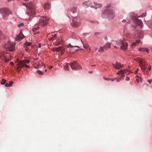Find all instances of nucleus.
<instances>
[{"label": "nucleus", "mask_w": 152, "mask_h": 152, "mask_svg": "<svg viewBox=\"0 0 152 152\" xmlns=\"http://www.w3.org/2000/svg\"><path fill=\"white\" fill-rule=\"evenodd\" d=\"M115 16V10L110 4H107L104 7L102 14V18L111 20L114 18Z\"/></svg>", "instance_id": "nucleus-1"}, {"label": "nucleus", "mask_w": 152, "mask_h": 152, "mask_svg": "<svg viewBox=\"0 0 152 152\" xmlns=\"http://www.w3.org/2000/svg\"><path fill=\"white\" fill-rule=\"evenodd\" d=\"M70 24L72 27H77L80 24V19L79 16L72 17V20L70 19Z\"/></svg>", "instance_id": "nucleus-2"}, {"label": "nucleus", "mask_w": 152, "mask_h": 152, "mask_svg": "<svg viewBox=\"0 0 152 152\" xmlns=\"http://www.w3.org/2000/svg\"><path fill=\"white\" fill-rule=\"evenodd\" d=\"M12 12L7 7L0 8V13L2 15L4 19H5L8 15L12 14Z\"/></svg>", "instance_id": "nucleus-3"}, {"label": "nucleus", "mask_w": 152, "mask_h": 152, "mask_svg": "<svg viewBox=\"0 0 152 152\" xmlns=\"http://www.w3.org/2000/svg\"><path fill=\"white\" fill-rule=\"evenodd\" d=\"M15 44L13 42H11L10 41H8L7 44L4 46V47L7 50L10 51H13L15 50Z\"/></svg>", "instance_id": "nucleus-4"}, {"label": "nucleus", "mask_w": 152, "mask_h": 152, "mask_svg": "<svg viewBox=\"0 0 152 152\" xmlns=\"http://www.w3.org/2000/svg\"><path fill=\"white\" fill-rule=\"evenodd\" d=\"M116 43L118 45H120L122 49L126 50L127 48L128 43L125 42V40H118L116 41Z\"/></svg>", "instance_id": "nucleus-5"}, {"label": "nucleus", "mask_w": 152, "mask_h": 152, "mask_svg": "<svg viewBox=\"0 0 152 152\" xmlns=\"http://www.w3.org/2000/svg\"><path fill=\"white\" fill-rule=\"evenodd\" d=\"M48 19L46 18V16H42L39 19V22L37 23V25L42 26H44L48 23Z\"/></svg>", "instance_id": "nucleus-6"}, {"label": "nucleus", "mask_w": 152, "mask_h": 152, "mask_svg": "<svg viewBox=\"0 0 152 152\" xmlns=\"http://www.w3.org/2000/svg\"><path fill=\"white\" fill-rule=\"evenodd\" d=\"M138 61L139 63L141 69L142 71L145 72L147 68L145 61L142 59H139Z\"/></svg>", "instance_id": "nucleus-7"}, {"label": "nucleus", "mask_w": 152, "mask_h": 152, "mask_svg": "<svg viewBox=\"0 0 152 152\" xmlns=\"http://www.w3.org/2000/svg\"><path fill=\"white\" fill-rule=\"evenodd\" d=\"M69 64L71 66V69H81V67L80 66L76 61L70 62L69 63Z\"/></svg>", "instance_id": "nucleus-8"}, {"label": "nucleus", "mask_w": 152, "mask_h": 152, "mask_svg": "<svg viewBox=\"0 0 152 152\" xmlns=\"http://www.w3.org/2000/svg\"><path fill=\"white\" fill-rule=\"evenodd\" d=\"M67 47L69 48L70 50L72 51H77L80 48L77 45H72L70 43H69L67 45Z\"/></svg>", "instance_id": "nucleus-9"}, {"label": "nucleus", "mask_w": 152, "mask_h": 152, "mask_svg": "<svg viewBox=\"0 0 152 152\" xmlns=\"http://www.w3.org/2000/svg\"><path fill=\"white\" fill-rule=\"evenodd\" d=\"M17 65L18 66V69L19 68H22L23 67H26L28 68H29L30 67L29 66L25 64L23 61H19L18 63L17 64Z\"/></svg>", "instance_id": "nucleus-10"}, {"label": "nucleus", "mask_w": 152, "mask_h": 152, "mask_svg": "<svg viewBox=\"0 0 152 152\" xmlns=\"http://www.w3.org/2000/svg\"><path fill=\"white\" fill-rule=\"evenodd\" d=\"M52 50L54 51L58 52L61 51L62 52L65 51V48L62 46H60L57 48L54 47L53 48Z\"/></svg>", "instance_id": "nucleus-11"}, {"label": "nucleus", "mask_w": 152, "mask_h": 152, "mask_svg": "<svg viewBox=\"0 0 152 152\" xmlns=\"http://www.w3.org/2000/svg\"><path fill=\"white\" fill-rule=\"evenodd\" d=\"M93 4L92 6H91V8H93L96 9L98 8H100L102 7V5L100 3H98L94 2H93Z\"/></svg>", "instance_id": "nucleus-12"}, {"label": "nucleus", "mask_w": 152, "mask_h": 152, "mask_svg": "<svg viewBox=\"0 0 152 152\" xmlns=\"http://www.w3.org/2000/svg\"><path fill=\"white\" fill-rule=\"evenodd\" d=\"M93 2L90 1H87L83 3V4L84 5L86 6L87 7H91V6H92Z\"/></svg>", "instance_id": "nucleus-13"}, {"label": "nucleus", "mask_w": 152, "mask_h": 152, "mask_svg": "<svg viewBox=\"0 0 152 152\" xmlns=\"http://www.w3.org/2000/svg\"><path fill=\"white\" fill-rule=\"evenodd\" d=\"M112 65L113 68L115 69H120V63L116 62V63L115 64H112Z\"/></svg>", "instance_id": "nucleus-14"}, {"label": "nucleus", "mask_w": 152, "mask_h": 152, "mask_svg": "<svg viewBox=\"0 0 152 152\" xmlns=\"http://www.w3.org/2000/svg\"><path fill=\"white\" fill-rule=\"evenodd\" d=\"M43 6L45 10H48L50 8V4L49 2H47L44 4Z\"/></svg>", "instance_id": "nucleus-15"}, {"label": "nucleus", "mask_w": 152, "mask_h": 152, "mask_svg": "<svg viewBox=\"0 0 152 152\" xmlns=\"http://www.w3.org/2000/svg\"><path fill=\"white\" fill-rule=\"evenodd\" d=\"M24 38V35L23 34H19L16 37V40L19 41L20 40Z\"/></svg>", "instance_id": "nucleus-16"}, {"label": "nucleus", "mask_w": 152, "mask_h": 152, "mask_svg": "<svg viewBox=\"0 0 152 152\" xmlns=\"http://www.w3.org/2000/svg\"><path fill=\"white\" fill-rule=\"evenodd\" d=\"M141 42V40H140L138 39L135 42H134L132 44V47H134L136 45H137V44L140 43Z\"/></svg>", "instance_id": "nucleus-17"}, {"label": "nucleus", "mask_w": 152, "mask_h": 152, "mask_svg": "<svg viewBox=\"0 0 152 152\" xmlns=\"http://www.w3.org/2000/svg\"><path fill=\"white\" fill-rule=\"evenodd\" d=\"M146 15L145 12L142 13L140 16L136 15L135 17L136 18H143L145 17Z\"/></svg>", "instance_id": "nucleus-18"}, {"label": "nucleus", "mask_w": 152, "mask_h": 152, "mask_svg": "<svg viewBox=\"0 0 152 152\" xmlns=\"http://www.w3.org/2000/svg\"><path fill=\"white\" fill-rule=\"evenodd\" d=\"M137 24L140 26L142 27L143 26V23L141 20L137 19Z\"/></svg>", "instance_id": "nucleus-19"}, {"label": "nucleus", "mask_w": 152, "mask_h": 152, "mask_svg": "<svg viewBox=\"0 0 152 152\" xmlns=\"http://www.w3.org/2000/svg\"><path fill=\"white\" fill-rule=\"evenodd\" d=\"M126 71V69L121 70L119 71L117 74L118 75H123L125 73V71Z\"/></svg>", "instance_id": "nucleus-20"}, {"label": "nucleus", "mask_w": 152, "mask_h": 152, "mask_svg": "<svg viewBox=\"0 0 152 152\" xmlns=\"http://www.w3.org/2000/svg\"><path fill=\"white\" fill-rule=\"evenodd\" d=\"M139 50L141 52H146L147 53H148L149 51V50L148 49L146 48L145 49V48H140L139 49Z\"/></svg>", "instance_id": "nucleus-21"}, {"label": "nucleus", "mask_w": 152, "mask_h": 152, "mask_svg": "<svg viewBox=\"0 0 152 152\" xmlns=\"http://www.w3.org/2000/svg\"><path fill=\"white\" fill-rule=\"evenodd\" d=\"M110 43L106 44L104 46V50H107L108 48H110Z\"/></svg>", "instance_id": "nucleus-22"}, {"label": "nucleus", "mask_w": 152, "mask_h": 152, "mask_svg": "<svg viewBox=\"0 0 152 152\" xmlns=\"http://www.w3.org/2000/svg\"><path fill=\"white\" fill-rule=\"evenodd\" d=\"M32 43L31 42H26L24 44V47L25 48H27L28 46H31Z\"/></svg>", "instance_id": "nucleus-23"}, {"label": "nucleus", "mask_w": 152, "mask_h": 152, "mask_svg": "<svg viewBox=\"0 0 152 152\" xmlns=\"http://www.w3.org/2000/svg\"><path fill=\"white\" fill-rule=\"evenodd\" d=\"M77 7H74L72 8L71 9V12H72L73 13H75L77 12Z\"/></svg>", "instance_id": "nucleus-24"}, {"label": "nucleus", "mask_w": 152, "mask_h": 152, "mask_svg": "<svg viewBox=\"0 0 152 152\" xmlns=\"http://www.w3.org/2000/svg\"><path fill=\"white\" fill-rule=\"evenodd\" d=\"M72 38L74 39H76L77 40H79L80 39V38L79 36L77 35H73L72 36Z\"/></svg>", "instance_id": "nucleus-25"}, {"label": "nucleus", "mask_w": 152, "mask_h": 152, "mask_svg": "<svg viewBox=\"0 0 152 152\" xmlns=\"http://www.w3.org/2000/svg\"><path fill=\"white\" fill-rule=\"evenodd\" d=\"M23 61L25 64H28L30 62V61L28 60H24L23 61Z\"/></svg>", "instance_id": "nucleus-26"}, {"label": "nucleus", "mask_w": 152, "mask_h": 152, "mask_svg": "<svg viewBox=\"0 0 152 152\" xmlns=\"http://www.w3.org/2000/svg\"><path fill=\"white\" fill-rule=\"evenodd\" d=\"M69 67V64H66V65L65 66H64V69L66 71L68 70Z\"/></svg>", "instance_id": "nucleus-27"}, {"label": "nucleus", "mask_w": 152, "mask_h": 152, "mask_svg": "<svg viewBox=\"0 0 152 152\" xmlns=\"http://www.w3.org/2000/svg\"><path fill=\"white\" fill-rule=\"evenodd\" d=\"M4 59L5 62L6 63L7 62L10 61V59L9 58L7 59V58L6 56H4Z\"/></svg>", "instance_id": "nucleus-28"}, {"label": "nucleus", "mask_w": 152, "mask_h": 152, "mask_svg": "<svg viewBox=\"0 0 152 152\" xmlns=\"http://www.w3.org/2000/svg\"><path fill=\"white\" fill-rule=\"evenodd\" d=\"M6 83V80L5 79H3L1 81V84L3 85H4Z\"/></svg>", "instance_id": "nucleus-29"}, {"label": "nucleus", "mask_w": 152, "mask_h": 152, "mask_svg": "<svg viewBox=\"0 0 152 152\" xmlns=\"http://www.w3.org/2000/svg\"><path fill=\"white\" fill-rule=\"evenodd\" d=\"M104 49V46L103 47H100V48L98 50V51L99 52H101L103 51Z\"/></svg>", "instance_id": "nucleus-30"}, {"label": "nucleus", "mask_w": 152, "mask_h": 152, "mask_svg": "<svg viewBox=\"0 0 152 152\" xmlns=\"http://www.w3.org/2000/svg\"><path fill=\"white\" fill-rule=\"evenodd\" d=\"M56 35L55 34L52 37H51V40L53 41L54 40L56 39Z\"/></svg>", "instance_id": "nucleus-31"}, {"label": "nucleus", "mask_w": 152, "mask_h": 152, "mask_svg": "<svg viewBox=\"0 0 152 152\" xmlns=\"http://www.w3.org/2000/svg\"><path fill=\"white\" fill-rule=\"evenodd\" d=\"M37 72L40 75H43V72L40 70H37Z\"/></svg>", "instance_id": "nucleus-32"}, {"label": "nucleus", "mask_w": 152, "mask_h": 152, "mask_svg": "<svg viewBox=\"0 0 152 152\" xmlns=\"http://www.w3.org/2000/svg\"><path fill=\"white\" fill-rule=\"evenodd\" d=\"M24 25V23H20L18 25V27H23Z\"/></svg>", "instance_id": "nucleus-33"}, {"label": "nucleus", "mask_w": 152, "mask_h": 152, "mask_svg": "<svg viewBox=\"0 0 152 152\" xmlns=\"http://www.w3.org/2000/svg\"><path fill=\"white\" fill-rule=\"evenodd\" d=\"M4 34L1 32V31L0 30V39L1 38V37H2L3 36Z\"/></svg>", "instance_id": "nucleus-34"}, {"label": "nucleus", "mask_w": 152, "mask_h": 152, "mask_svg": "<svg viewBox=\"0 0 152 152\" xmlns=\"http://www.w3.org/2000/svg\"><path fill=\"white\" fill-rule=\"evenodd\" d=\"M13 84V82L12 81L11 82L9 85V87H10L12 86V84Z\"/></svg>", "instance_id": "nucleus-35"}, {"label": "nucleus", "mask_w": 152, "mask_h": 152, "mask_svg": "<svg viewBox=\"0 0 152 152\" xmlns=\"http://www.w3.org/2000/svg\"><path fill=\"white\" fill-rule=\"evenodd\" d=\"M37 30L36 29V28H34L32 29V31L34 33H35L36 31Z\"/></svg>", "instance_id": "nucleus-36"}, {"label": "nucleus", "mask_w": 152, "mask_h": 152, "mask_svg": "<svg viewBox=\"0 0 152 152\" xmlns=\"http://www.w3.org/2000/svg\"><path fill=\"white\" fill-rule=\"evenodd\" d=\"M148 82L150 84L152 82V80H148Z\"/></svg>", "instance_id": "nucleus-37"}, {"label": "nucleus", "mask_w": 152, "mask_h": 152, "mask_svg": "<svg viewBox=\"0 0 152 152\" xmlns=\"http://www.w3.org/2000/svg\"><path fill=\"white\" fill-rule=\"evenodd\" d=\"M4 85L5 86H6V87H9V85L8 84V83H5V84Z\"/></svg>", "instance_id": "nucleus-38"}, {"label": "nucleus", "mask_w": 152, "mask_h": 152, "mask_svg": "<svg viewBox=\"0 0 152 152\" xmlns=\"http://www.w3.org/2000/svg\"><path fill=\"white\" fill-rule=\"evenodd\" d=\"M116 79V78H112V79H110V80H111L112 81H113Z\"/></svg>", "instance_id": "nucleus-39"}, {"label": "nucleus", "mask_w": 152, "mask_h": 152, "mask_svg": "<svg viewBox=\"0 0 152 152\" xmlns=\"http://www.w3.org/2000/svg\"><path fill=\"white\" fill-rule=\"evenodd\" d=\"M33 4H31V6H30V8L31 9H33Z\"/></svg>", "instance_id": "nucleus-40"}, {"label": "nucleus", "mask_w": 152, "mask_h": 152, "mask_svg": "<svg viewBox=\"0 0 152 152\" xmlns=\"http://www.w3.org/2000/svg\"><path fill=\"white\" fill-rule=\"evenodd\" d=\"M130 80V78L128 77H126V80L127 81H129Z\"/></svg>", "instance_id": "nucleus-41"}, {"label": "nucleus", "mask_w": 152, "mask_h": 152, "mask_svg": "<svg viewBox=\"0 0 152 152\" xmlns=\"http://www.w3.org/2000/svg\"><path fill=\"white\" fill-rule=\"evenodd\" d=\"M104 79L107 80H110V79L108 78H104Z\"/></svg>", "instance_id": "nucleus-42"}, {"label": "nucleus", "mask_w": 152, "mask_h": 152, "mask_svg": "<svg viewBox=\"0 0 152 152\" xmlns=\"http://www.w3.org/2000/svg\"><path fill=\"white\" fill-rule=\"evenodd\" d=\"M38 47L39 48H40L41 47V44H40V43H39L38 44Z\"/></svg>", "instance_id": "nucleus-43"}, {"label": "nucleus", "mask_w": 152, "mask_h": 152, "mask_svg": "<svg viewBox=\"0 0 152 152\" xmlns=\"http://www.w3.org/2000/svg\"><path fill=\"white\" fill-rule=\"evenodd\" d=\"M10 64L11 65H13L14 64V63L13 62H10Z\"/></svg>", "instance_id": "nucleus-44"}, {"label": "nucleus", "mask_w": 152, "mask_h": 152, "mask_svg": "<svg viewBox=\"0 0 152 152\" xmlns=\"http://www.w3.org/2000/svg\"><path fill=\"white\" fill-rule=\"evenodd\" d=\"M151 66L150 65V66L148 68V69L149 70H150L151 69Z\"/></svg>", "instance_id": "nucleus-45"}, {"label": "nucleus", "mask_w": 152, "mask_h": 152, "mask_svg": "<svg viewBox=\"0 0 152 152\" xmlns=\"http://www.w3.org/2000/svg\"><path fill=\"white\" fill-rule=\"evenodd\" d=\"M17 70L18 71V72H20V71L21 70V69H17Z\"/></svg>", "instance_id": "nucleus-46"}, {"label": "nucleus", "mask_w": 152, "mask_h": 152, "mask_svg": "<svg viewBox=\"0 0 152 152\" xmlns=\"http://www.w3.org/2000/svg\"><path fill=\"white\" fill-rule=\"evenodd\" d=\"M120 68L121 67H123L124 66V65L123 64H120Z\"/></svg>", "instance_id": "nucleus-47"}, {"label": "nucleus", "mask_w": 152, "mask_h": 152, "mask_svg": "<svg viewBox=\"0 0 152 152\" xmlns=\"http://www.w3.org/2000/svg\"><path fill=\"white\" fill-rule=\"evenodd\" d=\"M53 67V66H50L49 67V69H52Z\"/></svg>", "instance_id": "nucleus-48"}, {"label": "nucleus", "mask_w": 152, "mask_h": 152, "mask_svg": "<svg viewBox=\"0 0 152 152\" xmlns=\"http://www.w3.org/2000/svg\"><path fill=\"white\" fill-rule=\"evenodd\" d=\"M136 80L137 81L138 83L139 82V79H136Z\"/></svg>", "instance_id": "nucleus-49"}, {"label": "nucleus", "mask_w": 152, "mask_h": 152, "mask_svg": "<svg viewBox=\"0 0 152 152\" xmlns=\"http://www.w3.org/2000/svg\"><path fill=\"white\" fill-rule=\"evenodd\" d=\"M23 5H25L26 6H27V4L26 3H23Z\"/></svg>", "instance_id": "nucleus-50"}, {"label": "nucleus", "mask_w": 152, "mask_h": 152, "mask_svg": "<svg viewBox=\"0 0 152 152\" xmlns=\"http://www.w3.org/2000/svg\"><path fill=\"white\" fill-rule=\"evenodd\" d=\"M39 33V32L38 31L36 33H34V34H37Z\"/></svg>", "instance_id": "nucleus-51"}, {"label": "nucleus", "mask_w": 152, "mask_h": 152, "mask_svg": "<svg viewBox=\"0 0 152 152\" xmlns=\"http://www.w3.org/2000/svg\"><path fill=\"white\" fill-rule=\"evenodd\" d=\"M126 22V20H123L122 21V22H123L125 23Z\"/></svg>", "instance_id": "nucleus-52"}, {"label": "nucleus", "mask_w": 152, "mask_h": 152, "mask_svg": "<svg viewBox=\"0 0 152 152\" xmlns=\"http://www.w3.org/2000/svg\"><path fill=\"white\" fill-rule=\"evenodd\" d=\"M39 28V26H37L36 28H36V29L37 30Z\"/></svg>", "instance_id": "nucleus-53"}, {"label": "nucleus", "mask_w": 152, "mask_h": 152, "mask_svg": "<svg viewBox=\"0 0 152 152\" xmlns=\"http://www.w3.org/2000/svg\"><path fill=\"white\" fill-rule=\"evenodd\" d=\"M89 73H92V72H93V71H90L89 72Z\"/></svg>", "instance_id": "nucleus-54"}, {"label": "nucleus", "mask_w": 152, "mask_h": 152, "mask_svg": "<svg viewBox=\"0 0 152 152\" xmlns=\"http://www.w3.org/2000/svg\"><path fill=\"white\" fill-rule=\"evenodd\" d=\"M96 66V65H92L91 66V67H92V66Z\"/></svg>", "instance_id": "nucleus-55"}, {"label": "nucleus", "mask_w": 152, "mask_h": 152, "mask_svg": "<svg viewBox=\"0 0 152 152\" xmlns=\"http://www.w3.org/2000/svg\"><path fill=\"white\" fill-rule=\"evenodd\" d=\"M137 72H138V70H137L135 71V73H137Z\"/></svg>", "instance_id": "nucleus-56"}, {"label": "nucleus", "mask_w": 152, "mask_h": 152, "mask_svg": "<svg viewBox=\"0 0 152 152\" xmlns=\"http://www.w3.org/2000/svg\"><path fill=\"white\" fill-rule=\"evenodd\" d=\"M19 34H23L21 31H20Z\"/></svg>", "instance_id": "nucleus-57"}, {"label": "nucleus", "mask_w": 152, "mask_h": 152, "mask_svg": "<svg viewBox=\"0 0 152 152\" xmlns=\"http://www.w3.org/2000/svg\"><path fill=\"white\" fill-rule=\"evenodd\" d=\"M114 47L115 48H117V47L116 46H115Z\"/></svg>", "instance_id": "nucleus-58"}, {"label": "nucleus", "mask_w": 152, "mask_h": 152, "mask_svg": "<svg viewBox=\"0 0 152 152\" xmlns=\"http://www.w3.org/2000/svg\"><path fill=\"white\" fill-rule=\"evenodd\" d=\"M117 82H119V80H118V79H117Z\"/></svg>", "instance_id": "nucleus-59"}, {"label": "nucleus", "mask_w": 152, "mask_h": 152, "mask_svg": "<svg viewBox=\"0 0 152 152\" xmlns=\"http://www.w3.org/2000/svg\"><path fill=\"white\" fill-rule=\"evenodd\" d=\"M97 34H98V33H95V35H96Z\"/></svg>", "instance_id": "nucleus-60"}, {"label": "nucleus", "mask_w": 152, "mask_h": 152, "mask_svg": "<svg viewBox=\"0 0 152 152\" xmlns=\"http://www.w3.org/2000/svg\"><path fill=\"white\" fill-rule=\"evenodd\" d=\"M83 47L85 48H86L84 45L83 46Z\"/></svg>", "instance_id": "nucleus-61"}, {"label": "nucleus", "mask_w": 152, "mask_h": 152, "mask_svg": "<svg viewBox=\"0 0 152 152\" xmlns=\"http://www.w3.org/2000/svg\"><path fill=\"white\" fill-rule=\"evenodd\" d=\"M138 77V75H137V76H136V77Z\"/></svg>", "instance_id": "nucleus-62"}, {"label": "nucleus", "mask_w": 152, "mask_h": 152, "mask_svg": "<svg viewBox=\"0 0 152 152\" xmlns=\"http://www.w3.org/2000/svg\"><path fill=\"white\" fill-rule=\"evenodd\" d=\"M23 0L24 1H28V0Z\"/></svg>", "instance_id": "nucleus-63"}, {"label": "nucleus", "mask_w": 152, "mask_h": 152, "mask_svg": "<svg viewBox=\"0 0 152 152\" xmlns=\"http://www.w3.org/2000/svg\"><path fill=\"white\" fill-rule=\"evenodd\" d=\"M47 71V70L46 69L45 70V72H46Z\"/></svg>", "instance_id": "nucleus-64"}]
</instances>
